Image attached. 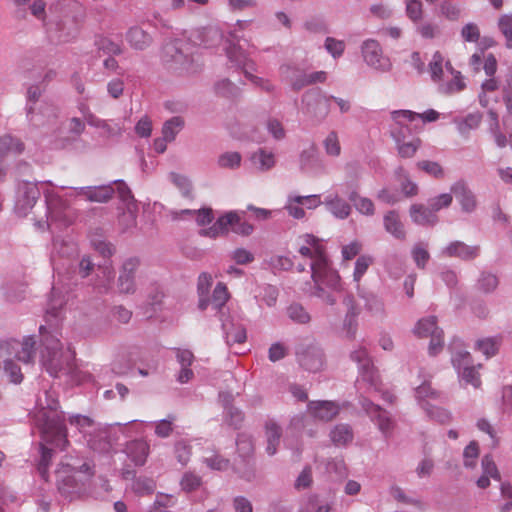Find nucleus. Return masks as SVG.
<instances>
[{
  "instance_id": "obj_1",
  "label": "nucleus",
  "mask_w": 512,
  "mask_h": 512,
  "mask_svg": "<svg viewBox=\"0 0 512 512\" xmlns=\"http://www.w3.org/2000/svg\"><path fill=\"white\" fill-rule=\"evenodd\" d=\"M38 409L34 413V422L40 430L41 439L45 445H53L56 448H64L69 444L67 430L63 416L58 412L59 402L51 391H45L43 397L37 401Z\"/></svg>"
},
{
  "instance_id": "obj_2",
  "label": "nucleus",
  "mask_w": 512,
  "mask_h": 512,
  "mask_svg": "<svg viewBox=\"0 0 512 512\" xmlns=\"http://www.w3.org/2000/svg\"><path fill=\"white\" fill-rule=\"evenodd\" d=\"M40 357L42 366L52 377H58L60 373L69 374L76 383L91 378V375L73 367V352L69 348L64 350L60 340L52 334L43 335Z\"/></svg>"
},
{
  "instance_id": "obj_3",
  "label": "nucleus",
  "mask_w": 512,
  "mask_h": 512,
  "mask_svg": "<svg viewBox=\"0 0 512 512\" xmlns=\"http://www.w3.org/2000/svg\"><path fill=\"white\" fill-rule=\"evenodd\" d=\"M94 466L74 457L66 456L56 470L57 487L62 494L70 495L80 491L94 476Z\"/></svg>"
},
{
  "instance_id": "obj_4",
  "label": "nucleus",
  "mask_w": 512,
  "mask_h": 512,
  "mask_svg": "<svg viewBox=\"0 0 512 512\" xmlns=\"http://www.w3.org/2000/svg\"><path fill=\"white\" fill-rule=\"evenodd\" d=\"M350 359L358 365V390L362 389V384H366L368 386L367 392L381 393V397L385 402L393 403L395 396L393 393L383 390L379 373L366 348L359 346L351 351Z\"/></svg>"
},
{
  "instance_id": "obj_5",
  "label": "nucleus",
  "mask_w": 512,
  "mask_h": 512,
  "mask_svg": "<svg viewBox=\"0 0 512 512\" xmlns=\"http://www.w3.org/2000/svg\"><path fill=\"white\" fill-rule=\"evenodd\" d=\"M302 112L317 121L324 120L330 111V98L319 88L310 89L302 96Z\"/></svg>"
},
{
  "instance_id": "obj_6",
  "label": "nucleus",
  "mask_w": 512,
  "mask_h": 512,
  "mask_svg": "<svg viewBox=\"0 0 512 512\" xmlns=\"http://www.w3.org/2000/svg\"><path fill=\"white\" fill-rule=\"evenodd\" d=\"M296 358L301 367L310 372L320 371L325 364L322 348L315 341H304L296 348Z\"/></svg>"
},
{
  "instance_id": "obj_7",
  "label": "nucleus",
  "mask_w": 512,
  "mask_h": 512,
  "mask_svg": "<svg viewBox=\"0 0 512 512\" xmlns=\"http://www.w3.org/2000/svg\"><path fill=\"white\" fill-rule=\"evenodd\" d=\"M414 334L419 338L430 337L429 354L437 355L443 348V330L437 325L435 316L421 318L413 329Z\"/></svg>"
},
{
  "instance_id": "obj_8",
  "label": "nucleus",
  "mask_w": 512,
  "mask_h": 512,
  "mask_svg": "<svg viewBox=\"0 0 512 512\" xmlns=\"http://www.w3.org/2000/svg\"><path fill=\"white\" fill-rule=\"evenodd\" d=\"M41 90L37 86H31L27 91V118L35 126H41L45 124V121L41 117L50 118L56 117V109L46 103L38 104Z\"/></svg>"
},
{
  "instance_id": "obj_9",
  "label": "nucleus",
  "mask_w": 512,
  "mask_h": 512,
  "mask_svg": "<svg viewBox=\"0 0 512 512\" xmlns=\"http://www.w3.org/2000/svg\"><path fill=\"white\" fill-rule=\"evenodd\" d=\"M35 340L26 337L23 341L15 339L0 341V358L15 357L23 363H30L35 356Z\"/></svg>"
},
{
  "instance_id": "obj_10",
  "label": "nucleus",
  "mask_w": 512,
  "mask_h": 512,
  "mask_svg": "<svg viewBox=\"0 0 512 512\" xmlns=\"http://www.w3.org/2000/svg\"><path fill=\"white\" fill-rule=\"evenodd\" d=\"M454 368L458 371L460 382L472 385L474 388L481 386L480 374L472 364V357L467 351H459L451 358Z\"/></svg>"
},
{
  "instance_id": "obj_11",
  "label": "nucleus",
  "mask_w": 512,
  "mask_h": 512,
  "mask_svg": "<svg viewBox=\"0 0 512 512\" xmlns=\"http://www.w3.org/2000/svg\"><path fill=\"white\" fill-rule=\"evenodd\" d=\"M419 113L411 110H395L391 112L393 123L390 126V135L395 142L412 138V131L408 123L417 119Z\"/></svg>"
},
{
  "instance_id": "obj_12",
  "label": "nucleus",
  "mask_w": 512,
  "mask_h": 512,
  "mask_svg": "<svg viewBox=\"0 0 512 512\" xmlns=\"http://www.w3.org/2000/svg\"><path fill=\"white\" fill-rule=\"evenodd\" d=\"M361 52L365 63L370 67L381 72H388L391 69L390 59L383 55L378 41L374 39L365 40L361 45Z\"/></svg>"
},
{
  "instance_id": "obj_13",
  "label": "nucleus",
  "mask_w": 512,
  "mask_h": 512,
  "mask_svg": "<svg viewBox=\"0 0 512 512\" xmlns=\"http://www.w3.org/2000/svg\"><path fill=\"white\" fill-rule=\"evenodd\" d=\"M140 266L138 257H128L121 265L117 279V288L121 294H134L136 292L135 275Z\"/></svg>"
},
{
  "instance_id": "obj_14",
  "label": "nucleus",
  "mask_w": 512,
  "mask_h": 512,
  "mask_svg": "<svg viewBox=\"0 0 512 512\" xmlns=\"http://www.w3.org/2000/svg\"><path fill=\"white\" fill-rule=\"evenodd\" d=\"M311 278L315 285H320L331 291H341L342 283L337 271L330 267L328 259L320 262L316 268L311 271Z\"/></svg>"
},
{
  "instance_id": "obj_15",
  "label": "nucleus",
  "mask_w": 512,
  "mask_h": 512,
  "mask_svg": "<svg viewBox=\"0 0 512 512\" xmlns=\"http://www.w3.org/2000/svg\"><path fill=\"white\" fill-rule=\"evenodd\" d=\"M40 197V189L37 184L31 182H23L18 187V198L15 210L18 215L26 216L34 207Z\"/></svg>"
},
{
  "instance_id": "obj_16",
  "label": "nucleus",
  "mask_w": 512,
  "mask_h": 512,
  "mask_svg": "<svg viewBox=\"0 0 512 512\" xmlns=\"http://www.w3.org/2000/svg\"><path fill=\"white\" fill-rule=\"evenodd\" d=\"M359 403L365 413L377 424L382 433L387 434L393 428L394 422L389 413L379 405L374 404L365 396L360 397Z\"/></svg>"
},
{
  "instance_id": "obj_17",
  "label": "nucleus",
  "mask_w": 512,
  "mask_h": 512,
  "mask_svg": "<svg viewBox=\"0 0 512 512\" xmlns=\"http://www.w3.org/2000/svg\"><path fill=\"white\" fill-rule=\"evenodd\" d=\"M45 199L47 204V218L46 220H39L35 222V226L42 231L46 228H50L54 221L60 220L62 212L66 208L64 200L53 192L46 191Z\"/></svg>"
},
{
  "instance_id": "obj_18",
  "label": "nucleus",
  "mask_w": 512,
  "mask_h": 512,
  "mask_svg": "<svg viewBox=\"0 0 512 512\" xmlns=\"http://www.w3.org/2000/svg\"><path fill=\"white\" fill-rule=\"evenodd\" d=\"M304 244L300 246L299 253L311 259L310 268L311 271L320 264L327 260L325 255L324 246L318 238L312 234H305L303 237Z\"/></svg>"
},
{
  "instance_id": "obj_19",
  "label": "nucleus",
  "mask_w": 512,
  "mask_h": 512,
  "mask_svg": "<svg viewBox=\"0 0 512 512\" xmlns=\"http://www.w3.org/2000/svg\"><path fill=\"white\" fill-rule=\"evenodd\" d=\"M114 194L112 185L86 186L73 188L69 196L84 197L90 202L105 203L108 202Z\"/></svg>"
},
{
  "instance_id": "obj_20",
  "label": "nucleus",
  "mask_w": 512,
  "mask_h": 512,
  "mask_svg": "<svg viewBox=\"0 0 512 512\" xmlns=\"http://www.w3.org/2000/svg\"><path fill=\"white\" fill-rule=\"evenodd\" d=\"M451 193L459 202L461 209L465 213H472L476 210L477 200L475 194L463 180L455 182L451 186Z\"/></svg>"
},
{
  "instance_id": "obj_21",
  "label": "nucleus",
  "mask_w": 512,
  "mask_h": 512,
  "mask_svg": "<svg viewBox=\"0 0 512 512\" xmlns=\"http://www.w3.org/2000/svg\"><path fill=\"white\" fill-rule=\"evenodd\" d=\"M479 252V246H469L462 241H453L449 243L441 253L445 257H456L469 261L475 259L479 255Z\"/></svg>"
},
{
  "instance_id": "obj_22",
  "label": "nucleus",
  "mask_w": 512,
  "mask_h": 512,
  "mask_svg": "<svg viewBox=\"0 0 512 512\" xmlns=\"http://www.w3.org/2000/svg\"><path fill=\"white\" fill-rule=\"evenodd\" d=\"M238 221V213L230 211L225 215L219 217L217 221L209 228H204L199 231V235L209 238H217L220 235H225L229 231V225Z\"/></svg>"
},
{
  "instance_id": "obj_23",
  "label": "nucleus",
  "mask_w": 512,
  "mask_h": 512,
  "mask_svg": "<svg viewBox=\"0 0 512 512\" xmlns=\"http://www.w3.org/2000/svg\"><path fill=\"white\" fill-rule=\"evenodd\" d=\"M326 209L337 219H347L351 212L352 206L344 200L338 193L327 195L323 201Z\"/></svg>"
},
{
  "instance_id": "obj_24",
  "label": "nucleus",
  "mask_w": 512,
  "mask_h": 512,
  "mask_svg": "<svg viewBox=\"0 0 512 512\" xmlns=\"http://www.w3.org/2000/svg\"><path fill=\"white\" fill-rule=\"evenodd\" d=\"M308 412L318 420L330 421L339 413V406L333 401H314L309 403Z\"/></svg>"
},
{
  "instance_id": "obj_25",
  "label": "nucleus",
  "mask_w": 512,
  "mask_h": 512,
  "mask_svg": "<svg viewBox=\"0 0 512 512\" xmlns=\"http://www.w3.org/2000/svg\"><path fill=\"white\" fill-rule=\"evenodd\" d=\"M409 214L411 220L421 226H434L438 223V216L434 213L430 205L413 204L410 207Z\"/></svg>"
},
{
  "instance_id": "obj_26",
  "label": "nucleus",
  "mask_w": 512,
  "mask_h": 512,
  "mask_svg": "<svg viewBox=\"0 0 512 512\" xmlns=\"http://www.w3.org/2000/svg\"><path fill=\"white\" fill-rule=\"evenodd\" d=\"M125 39L130 47L137 51H143L153 43L152 36L139 26L130 27L125 34Z\"/></svg>"
},
{
  "instance_id": "obj_27",
  "label": "nucleus",
  "mask_w": 512,
  "mask_h": 512,
  "mask_svg": "<svg viewBox=\"0 0 512 512\" xmlns=\"http://www.w3.org/2000/svg\"><path fill=\"white\" fill-rule=\"evenodd\" d=\"M343 186L346 187L349 201L353 202L356 210L364 215L371 216L375 212L374 203L371 199L360 197L357 192V185L355 183L347 182Z\"/></svg>"
},
{
  "instance_id": "obj_28",
  "label": "nucleus",
  "mask_w": 512,
  "mask_h": 512,
  "mask_svg": "<svg viewBox=\"0 0 512 512\" xmlns=\"http://www.w3.org/2000/svg\"><path fill=\"white\" fill-rule=\"evenodd\" d=\"M226 54L229 61L237 68L243 70L245 73L246 69H254V62L249 59L247 53L235 42H230L226 48Z\"/></svg>"
},
{
  "instance_id": "obj_29",
  "label": "nucleus",
  "mask_w": 512,
  "mask_h": 512,
  "mask_svg": "<svg viewBox=\"0 0 512 512\" xmlns=\"http://www.w3.org/2000/svg\"><path fill=\"white\" fill-rule=\"evenodd\" d=\"M220 320L222 321V330L227 345L243 343L246 340V330L243 325L228 318L222 319L221 317Z\"/></svg>"
},
{
  "instance_id": "obj_30",
  "label": "nucleus",
  "mask_w": 512,
  "mask_h": 512,
  "mask_svg": "<svg viewBox=\"0 0 512 512\" xmlns=\"http://www.w3.org/2000/svg\"><path fill=\"white\" fill-rule=\"evenodd\" d=\"M249 161L252 167L260 172L269 171L276 164L274 153L264 148H259L251 153Z\"/></svg>"
},
{
  "instance_id": "obj_31",
  "label": "nucleus",
  "mask_w": 512,
  "mask_h": 512,
  "mask_svg": "<svg viewBox=\"0 0 512 512\" xmlns=\"http://www.w3.org/2000/svg\"><path fill=\"white\" fill-rule=\"evenodd\" d=\"M384 229L394 238L404 240L406 231L397 211H388L383 217Z\"/></svg>"
},
{
  "instance_id": "obj_32",
  "label": "nucleus",
  "mask_w": 512,
  "mask_h": 512,
  "mask_svg": "<svg viewBox=\"0 0 512 512\" xmlns=\"http://www.w3.org/2000/svg\"><path fill=\"white\" fill-rule=\"evenodd\" d=\"M343 305L346 307V315L344 320V325L348 327V333L351 336L354 335L355 332V319L360 313V309L356 304L355 298L352 294H347L343 298Z\"/></svg>"
},
{
  "instance_id": "obj_33",
  "label": "nucleus",
  "mask_w": 512,
  "mask_h": 512,
  "mask_svg": "<svg viewBox=\"0 0 512 512\" xmlns=\"http://www.w3.org/2000/svg\"><path fill=\"white\" fill-rule=\"evenodd\" d=\"M502 340L501 335L482 338L476 341L475 349L485 355L486 358H490L498 353Z\"/></svg>"
},
{
  "instance_id": "obj_34",
  "label": "nucleus",
  "mask_w": 512,
  "mask_h": 512,
  "mask_svg": "<svg viewBox=\"0 0 512 512\" xmlns=\"http://www.w3.org/2000/svg\"><path fill=\"white\" fill-rule=\"evenodd\" d=\"M330 437L334 445L347 446L352 442L354 434L349 425L338 424L332 429Z\"/></svg>"
},
{
  "instance_id": "obj_35",
  "label": "nucleus",
  "mask_w": 512,
  "mask_h": 512,
  "mask_svg": "<svg viewBox=\"0 0 512 512\" xmlns=\"http://www.w3.org/2000/svg\"><path fill=\"white\" fill-rule=\"evenodd\" d=\"M196 215V222L200 226H205L207 224H210L213 219V211L211 208H202L199 210H190V209H184L179 212L177 211H171V216L173 219H178L180 215Z\"/></svg>"
},
{
  "instance_id": "obj_36",
  "label": "nucleus",
  "mask_w": 512,
  "mask_h": 512,
  "mask_svg": "<svg viewBox=\"0 0 512 512\" xmlns=\"http://www.w3.org/2000/svg\"><path fill=\"white\" fill-rule=\"evenodd\" d=\"M357 292L360 298H362L365 302V308L371 312L372 314L378 315L384 313V303L381 298L377 295L369 292H364L360 289L359 284H357Z\"/></svg>"
},
{
  "instance_id": "obj_37",
  "label": "nucleus",
  "mask_w": 512,
  "mask_h": 512,
  "mask_svg": "<svg viewBox=\"0 0 512 512\" xmlns=\"http://www.w3.org/2000/svg\"><path fill=\"white\" fill-rule=\"evenodd\" d=\"M24 151V144L11 135L0 137V158L9 154H21Z\"/></svg>"
},
{
  "instance_id": "obj_38",
  "label": "nucleus",
  "mask_w": 512,
  "mask_h": 512,
  "mask_svg": "<svg viewBox=\"0 0 512 512\" xmlns=\"http://www.w3.org/2000/svg\"><path fill=\"white\" fill-rule=\"evenodd\" d=\"M101 276H98V280L94 283V287L99 292H107L111 288V284L115 278L114 268L111 264H104L99 266Z\"/></svg>"
},
{
  "instance_id": "obj_39",
  "label": "nucleus",
  "mask_w": 512,
  "mask_h": 512,
  "mask_svg": "<svg viewBox=\"0 0 512 512\" xmlns=\"http://www.w3.org/2000/svg\"><path fill=\"white\" fill-rule=\"evenodd\" d=\"M488 116L490 119L489 132L492 134L495 144L499 148L506 147L508 144V140L506 135L501 132L498 114L495 111L490 110L488 112Z\"/></svg>"
},
{
  "instance_id": "obj_40",
  "label": "nucleus",
  "mask_w": 512,
  "mask_h": 512,
  "mask_svg": "<svg viewBox=\"0 0 512 512\" xmlns=\"http://www.w3.org/2000/svg\"><path fill=\"white\" fill-rule=\"evenodd\" d=\"M69 423L75 426L79 432L84 435H91L98 428V425L93 419L80 414L70 416Z\"/></svg>"
},
{
  "instance_id": "obj_41",
  "label": "nucleus",
  "mask_w": 512,
  "mask_h": 512,
  "mask_svg": "<svg viewBox=\"0 0 512 512\" xmlns=\"http://www.w3.org/2000/svg\"><path fill=\"white\" fill-rule=\"evenodd\" d=\"M229 298L230 294L228 292L227 286L222 282H218L212 294V307L222 314V309L225 306L226 302L229 300Z\"/></svg>"
},
{
  "instance_id": "obj_42",
  "label": "nucleus",
  "mask_w": 512,
  "mask_h": 512,
  "mask_svg": "<svg viewBox=\"0 0 512 512\" xmlns=\"http://www.w3.org/2000/svg\"><path fill=\"white\" fill-rule=\"evenodd\" d=\"M242 156L236 151H227L217 158V165L223 169L235 170L241 166Z\"/></svg>"
},
{
  "instance_id": "obj_43",
  "label": "nucleus",
  "mask_w": 512,
  "mask_h": 512,
  "mask_svg": "<svg viewBox=\"0 0 512 512\" xmlns=\"http://www.w3.org/2000/svg\"><path fill=\"white\" fill-rule=\"evenodd\" d=\"M184 124L182 117L174 116L163 124L162 135L165 139L172 142L175 140L177 134L183 129Z\"/></svg>"
},
{
  "instance_id": "obj_44",
  "label": "nucleus",
  "mask_w": 512,
  "mask_h": 512,
  "mask_svg": "<svg viewBox=\"0 0 512 512\" xmlns=\"http://www.w3.org/2000/svg\"><path fill=\"white\" fill-rule=\"evenodd\" d=\"M395 174L397 176V180L400 182L401 191L406 197L417 195L418 186L416 183L410 180L408 173L404 170V168H397Z\"/></svg>"
},
{
  "instance_id": "obj_45",
  "label": "nucleus",
  "mask_w": 512,
  "mask_h": 512,
  "mask_svg": "<svg viewBox=\"0 0 512 512\" xmlns=\"http://www.w3.org/2000/svg\"><path fill=\"white\" fill-rule=\"evenodd\" d=\"M398 154L402 158H411L421 146V140L417 137L395 142Z\"/></svg>"
},
{
  "instance_id": "obj_46",
  "label": "nucleus",
  "mask_w": 512,
  "mask_h": 512,
  "mask_svg": "<svg viewBox=\"0 0 512 512\" xmlns=\"http://www.w3.org/2000/svg\"><path fill=\"white\" fill-rule=\"evenodd\" d=\"M497 27L505 38V45L512 49V14H502L497 21Z\"/></svg>"
},
{
  "instance_id": "obj_47",
  "label": "nucleus",
  "mask_w": 512,
  "mask_h": 512,
  "mask_svg": "<svg viewBox=\"0 0 512 512\" xmlns=\"http://www.w3.org/2000/svg\"><path fill=\"white\" fill-rule=\"evenodd\" d=\"M416 32L421 36V38L426 40H432L440 37L441 35L440 26L430 21L418 22L416 25Z\"/></svg>"
},
{
  "instance_id": "obj_48",
  "label": "nucleus",
  "mask_w": 512,
  "mask_h": 512,
  "mask_svg": "<svg viewBox=\"0 0 512 512\" xmlns=\"http://www.w3.org/2000/svg\"><path fill=\"white\" fill-rule=\"evenodd\" d=\"M265 436L268 448H276L280 444L282 429L275 421L269 420L265 424Z\"/></svg>"
},
{
  "instance_id": "obj_49",
  "label": "nucleus",
  "mask_w": 512,
  "mask_h": 512,
  "mask_svg": "<svg viewBox=\"0 0 512 512\" xmlns=\"http://www.w3.org/2000/svg\"><path fill=\"white\" fill-rule=\"evenodd\" d=\"M203 459L204 463L212 470H225L229 466V460L216 450H208V455L204 456Z\"/></svg>"
},
{
  "instance_id": "obj_50",
  "label": "nucleus",
  "mask_w": 512,
  "mask_h": 512,
  "mask_svg": "<svg viewBox=\"0 0 512 512\" xmlns=\"http://www.w3.org/2000/svg\"><path fill=\"white\" fill-rule=\"evenodd\" d=\"M286 69L288 72L286 78L294 90L298 91V90L302 89L303 87L310 85L309 79H308V74H306L302 71H299L297 69L289 68V67H287Z\"/></svg>"
},
{
  "instance_id": "obj_51",
  "label": "nucleus",
  "mask_w": 512,
  "mask_h": 512,
  "mask_svg": "<svg viewBox=\"0 0 512 512\" xmlns=\"http://www.w3.org/2000/svg\"><path fill=\"white\" fill-rule=\"evenodd\" d=\"M169 179L180 190L184 197L190 198L192 196V183L188 177L171 172Z\"/></svg>"
},
{
  "instance_id": "obj_52",
  "label": "nucleus",
  "mask_w": 512,
  "mask_h": 512,
  "mask_svg": "<svg viewBox=\"0 0 512 512\" xmlns=\"http://www.w3.org/2000/svg\"><path fill=\"white\" fill-rule=\"evenodd\" d=\"M230 395H225V415L229 425L234 428H239L244 416L243 413L236 407L229 404Z\"/></svg>"
},
{
  "instance_id": "obj_53",
  "label": "nucleus",
  "mask_w": 512,
  "mask_h": 512,
  "mask_svg": "<svg viewBox=\"0 0 512 512\" xmlns=\"http://www.w3.org/2000/svg\"><path fill=\"white\" fill-rule=\"evenodd\" d=\"M95 45L99 51L109 55H120L123 53V48L120 44L115 43L109 38L100 37L95 41Z\"/></svg>"
},
{
  "instance_id": "obj_54",
  "label": "nucleus",
  "mask_w": 512,
  "mask_h": 512,
  "mask_svg": "<svg viewBox=\"0 0 512 512\" xmlns=\"http://www.w3.org/2000/svg\"><path fill=\"white\" fill-rule=\"evenodd\" d=\"M287 315L292 321L299 324H306L311 319L305 308L298 303H293L287 308Z\"/></svg>"
},
{
  "instance_id": "obj_55",
  "label": "nucleus",
  "mask_w": 512,
  "mask_h": 512,
  "mask_svg": "<svg viewBox=\"0 0 512 512\" xmlns=\"http://www.w3.org/2000/svg\"><path fill=\"white\" fill-rule=\"evenodd\" d=\"M406 15L414 23L423 18V4L420 0H405Z\"/></svg>"
},
{
  "instance_id": "obj_56",
  "label": "nucleus",
  "mask_w": 512,
  "mask_h": 512,
  "mask_svg": "<svg viewBox=\"0 0 512 512\" xmlns=\"http://www.w3.org/2000/svg\"><path fill=\"white\" fill-rule=\"evenodd\" d=\"M499 284L498 278L496 275L482 272L478 279V288L484 293H490L494 291Z\"/></svg>"
},
{
  "instance_id": "obj_57",
  "label": "nucleus",
  "mask_w": 512,
  "mask_h": 512,
  "mask_svg": "<svg viewBox=\"0 0 512 512\" xmlns=\"http://www.w3.org/2000/svg\"><path fill=\"white\" fill-rule=\"evenodd\" d=\"M295 199H297V195H289L284 209L289 216L295 219H303L305 217V211L302 201H295Z\"/></svg>"
},
{
  "instance_id": "obj_58",
  "label": "nucleus",
  "mask_w": 512,
  "mask_h": 512,
  "mask_svg": "<svg viewBox=\"0 0 512 512\" xmlns=\"http://www.w3.org/2000/svg\"><path fill=\"white\" fill-rule=\"evenodd\" d=\"M325 152L332 157H338L341 153V146L338 135L335 131H331L323 141Z\"/></svg>"
},
{
  "instance_id": "obj_59",
  "label": "nucleus",
  "mask_w": 512,
  "mask_h": 512,
  "mask_svg": "<svg viewBox=\"0 0 512 512\" xmlns=\"http://www.w3.org/2000/svg\"><path fill=\"white\" fill-rule=\"evenodd\" d=\"M415 395L421 405L423 403L429 402L430 399L434 400L440 396L436 390L432 389L428 382H424L418 386L415 389Z\"/></svg>"
},
{
  "instance_id": "obj_60",
  "label": "nucleus",
  "mask_w": 512,
  "mask_h": 512,
  "mask_svg": "<svg viewBox=\"0 0 512 512\" xmlns=\"http://www.w3.org/2000/svg\"><path fill=\"white\" fill-rule=\"evenodd\" d=\"M422 408L431 419H435L438 422L444 423L450 418V414L447 410L434 406L430 402L423 403Z\"/></svg>"
},
{
  "instance_id": "obj_61",
  "label": "nucleus",
  "mask_w": 512,
  "mask_h": 512,
  "mask_svg": "<svg viewBox=\"0 0 512 512\" xmlns=\"http://www.w3.org/2000/svg\"><path fill=\"white\" fill-rule=\"evenodd\" d=\"M373 259L368 255H362L357 258L353 272V280L359 283L362 276L366 273L369 266L372 264Z\"/></svg>"
},
{
  "instance_id": "obj_62",
  "label": "nucleus",
  "mask_w": 512,
  "mask_h": 512,
  "mask_svg": "<svg viewBox=\"0 0 512 512\" xmlns=\"http://www.w3.org/2000/svg\"><path fill=\"white\" fill-rule=\"evenodd\" d=\"M278 295L279 291L275 286L266 284L261 288L259 297L268 307H273L277 302Z\"/></svg>"
},
{
  "instance_id": "obj_63",
  "label": "nucleus",
  "mask_w": 512,
  "mask_h": 512,
  "mask_svg": "<svg viewBox=\"0 0 512 512\" xmlns=\"http://www.w3.org/2000/svg\"><path fill=\"white\" fill-rule=\"evenodd\" d=\"M453 200V196L451 193H443L432 197L428 200V204L432 208L435 214L443 208H448Z\"/></svg>"
},
{
  "instance_id": "obj_64",
  "label": "nucleus",
  "mask_w": 512,
  "mask_h": 512,
  "mask_svg": "<svg viewBox=\"0 0 512 512\" xmlns=\"http://www.w3.org/2000/svg\"><path fill=\"white\" fill-rule=\"evenodd\" d=\"M124 130V125L116 120H104L101 128L102 135L106 137L120 136Z\"/></svg>"
}]
</instances>
